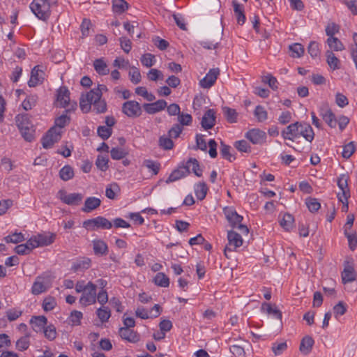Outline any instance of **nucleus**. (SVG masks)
<instances>
[{
    "mask_svg": "<svg viewBox=\"0 0 357 357\" xmlns=\"http://www.w3.org/2000/svg\"><path fill=\"white\" fill-rule=\"evenodd\" d=\"M220 73L219 68H213L209 70L206 75L200 80L199 84L202 88L208 89L212 86Z\"/></svg>",
    "mask_w": 357,
    "mask_h": 357,
    "instance_id": "ddd939ff",
    "label": "nucleus"
},
{
    "mask_svg": "<svg viewBox=\"0 0 357 357\" xmlns=\"http://www.w3.org/2000/svg\"><path fill=\"white\" fill-rule=\"evenodd\" d=\"M228 244L224 250V254L227 258H229L228 252H231L243 244L241 236L236 231H229L227 233Z\"/></svg>",
    "mask_w": 357,
    "mask_h": 357,
    "instance_id": "20e7f679",
    "label": "nucleus"
},
{
    "mask_svg": "<svg viewBox=\"0 0 357 357\" xmlns=\"http://www.w3.org/2000/svg\"><path fill=\"white\" fill-rule=\"evenodd\" d=\"M190 172V166L182 165L170 174L167 179L166 180V183H169L171 182L176 181L183 177H185Z\"/></svg>",
    "mask_w": 357,
    "mask_h": 357,
    "instance_id": "2eb2a0df",
    "label": "nucleus"
},
{
    "mask_svg": "<svg viewBox=\"0 0 357 357\" xmlns=\"http://www.w3.org/2000/svg\"><path fill=\"white\" fill-rule=\"evenodd\" d=\"M167 102L161 99L152 103H144L142 107L149 114H154L162 111L167 107Z\"/></svg>",
    "mask_w": 357,
    "mask_h": 357,
    "instance_id": "4468645a",
    "label": "nucleus"
},
{
    "mask_svg": "<svg viewBox=\"0 0 357 357\" xmlns=\"http://www.w3.org/2000/svg\"><path fill=\"white\" fill-rule=\"evenodd\" d=\"M120 192V187L116 183H112L106 188L105 195L108 199H114L117 193Z\"/></svg>",
    "mask_w": 357,
    "mask_h": 357,
    "instance_id": "4c0bfd02",
    "label": "nucleus"
},
{
    "mask_svg": "<svg viewBox=\"0 0 357 357\" xmlns=\"http://www.w3.org/2000/svg\"><path fill=\"white\" fill-rule=\"evenodd\" d=\"M110 155L113 160H121L126 157L127 152L121 148L115 147L111 149Z\"/></svg>",
    "mask_w": 357,
    "mask_h": 357,
    "instance_id": "6e6d98bb",
    "label": "nucleus"
},
{
    "mask_svg": "<svg viewBox=\"0 0 357 357\" xmlns=\"http://www.w3.org/2000/svg\"><path fill=\"white\" fill-rule=\"evenodd\" d=\"M44 73L42 70L39 69V66H35L31 72V77L28 82L30 87H34L39 83L42 82L44 77Z\"/></svg>",
    "mask_w": 357,
    "mask_h": 357,
    "instance_id": "aec40b11",
    "label": "nucleus"
},
{
    "mask_svg": "<svg viewBox=\"0 0 357 357\" xmlns=\"http://www.w3.org/2000/svg\"><path fill=\"white\" fill-rule=\"evenodd\" d=\"M129 77L130 81L135 84L141 82V74L138 68L136 67L132 66L131 68V70L129 71Z\"/></svg>",
    "mask_w": 357,
    "mask_h": 357,
    "instance_id": "13d9d810",
    "label": "nucleus"
},
{
    "mask_svg": "<svg viewBox=\"0 0 357 357\" xmlns=\"http://www.w3.org/2000/svg\"><path fill=\"white\" fill-rule=\"evenodd\" d=\"M29 335H24L17 341L16 347L20 351H24L29 348Z\"/></svg>",
    "mask_w": 357,
    "mask_h": 357,
    "instance_id": "e2e57ef3",
    "label": "nucleus"
},
{
    "mask_svg": "<svg viewBox=\"0 0 357 357\" xmlns=\"http://www.w3.org/2000/svg\"><path fill=\"white\" fill-rule=\"evenodd\" d=\"M107 88L104 84H98L97 88H94L88 92V96L89 98H93L98 100L101 98L103 91H107Z\"/></svg>",
    "mask_w": 357,
    "mask_h": 357,
    "instance_id": "f704fd0d",
    "label": "nucleus"
},
{
    "mask_svg": "<svg viewBox=\"0 0 357 357\" xmlns=\"http://www.w3.org/2000/svg\"><path fill=\"white\" fill-rule=\"evenodd\" d=\"M61 135V131H59L56 127L51 128L41 139L43 148H51L56 142L60 140Z\"/></svg>",
    "mask_w": 357,
    "mask_h": 357,
    "instance_id": "1a4fd4ad",
    "label": "nucleus"
},
{
    "mask_svg": "<svg viewBox=\"0 0 357 357\" xmlns=\"http://www.w3.org/2000/svg\"><path fill=\"white\" fill-rule=\"evenodd\" d=\"M222 110L225 116L229 123H233L237 121L238 113L234 109H231L228 107H224Z\"/></svg>",
    "mask_w": 357,
    "mask_h": 357,
    "instance_id": "ea45409f",
    "label": "nucleus"
},
{
    "mask_svg": "<svg viewBox=\"0 0 357 357\" xmlns=\"http://www.w3.org/2000/svg\"><path fill=\"white\" fill-rule=\"evenodd\" d=\"M232 3L234 6V11L236 16L237 22L240 24H244L245 21V16L244 15L243 7L236 1H233Z\"/></svg>",
    "mask_w": 357,
    "mask_h": 357,
    "instance_id": "c85d7f7f",
    "label": "nucleus"
},
{
    "mask_svg": "<svg viewBox=\"0 0 357 357\" xmlns=\"http://www.w3.org/2000/svg\"><path fill=\"white\" fill-rule=\"evenodd\" d=\"M59 176L61 180L67 181L74 176V171L70 165H65L59 171Z\"/></svg>",
    "mask_w": 357,
    "mask_h": 357,
    "instance_id": "c9c22d12",
    "label": "nucleus"
},
{
    "mask_svg": "<svg viewBox=\"0 0 357 357\" xmlns=\"http://www.w3.org/2000/svg\"><path fill=\"white\" fill-rule=\"evenodd\" d=\"M326 43L329 47L334 51H342L344 49L342 42L336 37H329Z\"/></svg>",
    "mask_w": 357,
    "mask_h": 357,
    "instance_id": "58836bf2",
    "label": "nucleus"
},
{
    "mask_svg": "<svg viewBox=\"0 0 357 357\" xmlns=\"http://www.w3.org/2000/svg\"><path fill=\"white\" fill-rule=\"evenodd\" d=\"M195 190L197 199L202 200L206 197L208 188L205 183H200L196 185Z\"/></svg>",
    "mask_w": 357,
    "mask_h": 357,
    "instance_id": "37998d69",
    "label": "nucleus"
},
{
    "mask_svg": "<svg viewBox=\"0 0 357 357\" xmlns=\"http://www.w3.org/2000/svg\"><path fill=\"white\" fill-rule=\"evenodd\" d=\"M128 8V3L124 0H113L112 10L114 13L121 14Z\"/></svg>",
    "mask_w": 357,
    "mask_h": 357,
    "instance_id": "473e14b6",
    "label": "nucleus"
},
{
    "mask_svg": "<svg viewBox=\"0 0 357 357\" xmlns=\"http://www.w3.org/2000/svg\"><path fill=\"white\" fill-rule=\"evenodd\" d=\"M355 145L353 142H350L343 147L342 155L343 158H349L355 151Z\"/></svg>",
    "mask_w": 357,
    "mask_h": 357,
    "instance_id": "bf43d9fd",
    "label": "nucleus"
},
{
    "mask_svg": "<svg viewBox=\"0 0 357 357\" xmlns=\"http://www.w3.org/2000/svg\"><path fill=\"white\" fill-rule=\"evenodd\" d=\"M326 61L328 65L333 70H337L340 68V60L335 56V54L331 51L327 50L326 52Z\"/></svg>",
    "mask_w": 357,
    "mask_h": 357,
    "instance_id": "7c9ffc66",
    "label": "nucleus"
},
{
    "mask_svg": "<svg viewBox=\"0 0 357 357\" xmlns=\"http://www.w3.org/2000/svg\"><path fill=\"white\" fill-rule=\"evenodd\" d=\"M36 96H29L22 102V106L24 110L28 111L36 105Z\"/></svg>",
    "mask_w": 357,
    "mask_h": 357,
    "instance_id": "5fc2aeb1",
    "label": "nucleus"
},
{
    "mask_svg": "<svg viewBox=\"0 0 357 357\" xmlns=\"http://www.w3.org/2000/svg\"><path fill=\"white\" fill-rule=\"evenodd\" d=\"M96 314L102 323L107 321L111 316V312L107 307L98 308L97 310Z\"/></svg>",
    "mask_w": 357,
    "mask_h": 357,
    "instance_id": "c03bdc74",
    "label": "nucleus"
},
{
    "mask_svg": "<svg viewBox=\"0 0 357 357\" xmlns=\"http://www.w3.org/2000/svg\"><path fill=\"white\" fill-rule=\"evenodd\" d=\"M266 307V312L269 314H272L276 319H282V312L275 306L273 307L271 304L264 303L262 304V308Z\"/></svg>",
    "mask_w": 357,
    "mask_h": 357,
    "instance_id": "09e8293b",
    "label": "nucleus"
},
{
    "mask_svg": "<svg viewBox=\"0 0 357 357\" xmlns=\"http://www.w3.org/2000/svg\"><path fill=\"white\" fill-rule=\"evenodd\" d=\"M91 259L88 257H82L73 264L72 269L74 271H84L88 269L91 266Z\"/></svg>",
    "mask_w": 357,
    "mask_h": 357,
    "instance_id": "a878e982",
    "label": "nucleus"
},
{
    "mask_svg": "<svg viewBox=\"0 0 357 357\" xmlns=\"http://www.w3.org/2000/svg\"><path fill=\"white\" fill-rule=\"evenodd\" d=\"M141 62L143 66L150 68L155 64V56L150 53L144 54L141 57Z\"/></svg>",
    "mask_w": 357,
    "mask_h": 357,
    "instance_id": "603ef678",
    "label": "nucleus"
},
{
    "mask_svg": "<svg viewBox=\"0 0 357 357\" xmlns=\"http://www.w3.org/2000/svg\"><path fill=\"white\" fill-rule=\"evenodd\" d=\"M122 112L129 118H137L142 115V110L138 102L128 100L123 103Z\"/></svg>",
    "mask_w": 357,
    "mask_h": 357,
    "instance_id": "423d86ee",
    "label": "nucleus"
},
{
    "mask_svg": "<svg viewBox=\"0 0 357 357\" xmlns=\"http://www.w3.org/2000/svg\"><path fill=\"white\" fill-rule=\"evenodd\" d=\"M35 237L38 247H43L52 244L56 238V234L51 232H44L37 234Z\"/></svg>",
    "mask_w": 357,
    "mask_h": 357,
    "instance_id": "6ab92c4d",
    "label": "nucleus"
},
{
    "mask_svg": "<svg viewBox=\"0 0 357 357\" xmlns=\"http://www.w3.org/2000/svg\"><path fill=\"white\" fill-rule=\"evenodd\" d=\"M57 197L64 204L74 206L79 205L83 199V195L81 193L67 194L63 189L60 190L57 193Z\"/></svg>",
    "mask_w": 357,
    "mask_h": 357,
    "instance_id": "0eeeda50",
    "label": "nucleus"
},
{
    "mask_svg": "<svg viewBox=\"0 0 357 357\" xmlns=\"http://www.w3.org/2000/svg\"><path fill=\"white\" fill-rule=\"evenodd\" d=\"M98 135L103 140L107 139L112 134V129L103 126H100L97 129Z\"/></svg>",
    "mask_w": 357,
    "mask_h": 357,
    "instance_id": "4d7b16f0",
    "label": "nucleus"
},
{
    "mask_svg": "<svg viewBox=\"0 0 357 357\" xmlns=\"http://www.w3.org/2000/svg\"><path fill=\"white\" fill-rule=\"evenodd\" d=\"M56 305L54 298L52 296L47 297L44 299L43 303V310L46 312L52 310Z\"/></svg>",
    "mask_w": 357,
    "mask_h": 357,
    "instance_id": "052dcab7",
    "label": "nucleus"
},
{
    "mask_svg": "<svg viewBox=\"0 0 357 357\" xmlns=\"http://www.w3.org/2000/svg\"><path fill=\"white\" fill-rule=\"evenodd\" d=\"M305 204L309 211L312 213L317 211L321 207L320 203L315 198L309 197L306 199Z\"/></svg>",
    "mask_w": 357,
    "mask_h": 357,
    "instance_id": "864d4df0",
    "label": "nucleus"
},
{
    "mask_svg": "<svg viewBox=\"0 0 357 357\" xmlns=\"http://www.w3.org/2000/svg\"><path fill=\"white\" fill-rule=\"evenodd\" d=\"M93 67L96 73L100 75H106L109 73L107 65L102 59H96L93 62Z\"/></svg>",
    "mask_w": 357,
    "mask_h": 357,
    "instance_id": "bb28decb",
    "label": "nucleus"
},
{
    "mask_svg": "<svg viewBox=\"0 0 357 357\" xmlns=\"http://www.w3.org/2000/svg\"><path fill=\"white\" fill-rule=\"evenodd\" d=\"M254 114L259 122H263L268 118V113L261 105H257L254 111Z\"/></svg>",
    "mask_w": 357,
    "mask_h": 357,
    "instance_id": "49530a36",
    "label": "nucleus"
},
{
    "mask_svg": "<svg viewBox=\"0 0 357 357\" xmlns=\"http://www.w3.org/2000/svg\"><path fill=\"white\" fill-rule=\"evenodd\" d=\"M101 200L95 197H90L86 199L84 207L82 211L85 213H89L100 206Z\"/></svg>",
    "mask_w": 357,
    "mask_h": 357,
    "instance_id": "412c9836",
    "label": "nucleus"
},
{
    "mask_svg": "<svg viewBox=\"0 0 357 357\" xmlns=\"http://www.w3.org/2000/svg\"><path fill=\"white\" fill-rule=\"evenodd\" d=\"M97 285L91 282H88V288L82 293L79 298V303L83 306H87L96 302Z\"/></svg>",
    "mask_w": 357,
    "mask_h": 357,
    "instance_id": "39448f33",
    "label": "nucleus"
},
{
    "mask_svg": "<svg viewBox=\"0 0 357 357\" xmlns=\"http://www.w3.org/2000/svg\"><path fill=\"white\" fill-rule=\"evenodd\" d=\"M154 283L160 287H167L169 285V278L163 273H158L153 278Z\"/></svg>",
    "mask_w": 357,
    "mask_h": 357,
    "instance_id": "e433bc0d",
    "label": "nucleus"
},
{
    "mask_svg": "<svg viewBox=\"0 0 357 357\" xmlns=\"http://www.w3.org/2000/svg\"><path fill=\"white\" fill-rule=\"evenodd\" d=\"M289 50L292 52L293 57H301L303 55L304 48L299 43H295L289 46Z\"/></svg>",
    "mask_w": 357,
    "mask_h": 357,
    "instance_id": "0e129e2a",
    "label": "nucleus"
},
{
    "mask_svg": "<svg viewBox=\"0 0 357 357\" xmlns=\"http://www.w3.org/2000/svg\"><path fill=\"white\" fill-rule=\"evenodd\" d=\"M294 218L292 215L289 213H285L283 215L282 219L280 222V226L285 231H290L294 227Z\"/></svg>",
    "mask_w": 357,
    "mask_h": 357,
    "instance_id": "c756f323",
    "label": "nucleus"
},
{
    "mask_svg": "<svg viewBox=\"0 0 357 357\" xmlns=\"http://www.w3.org/2000/svg\"><path fill=\"white\" fill-rule=\"evenodd\" d=\"M119 335L121 338L130 342H137L139 340V336L137 333L130 328H120Z\"/></svg>",
    "mask_w": 357,
    "mask_h": 357,
    "instance_id": "4be33fe9",
    "label": "nucleus"
},
{
    "mask_svg": "<svg viewBox=\"0 0 357 357\" xmlns=\"http://www.w3.org/2000/svg\"><path fill=\"white\" fill-rule=\"evenodd\" d=\"M314 343V341L312 337H310L309 335L305 336L301 340V342L300 344V347H299L300 351L305 355L308 354L312 351Z\"/></svg>",
    "mask_w": 357,
    "mask_h": 357,
    "instance_id": "5701e85b",
    "label": "nucleus"
},
{
    "mask_svg": "<svg viewBox=\"0 0 357 357\" xmlns=\"http://www.w3.org/2000/svg\"><path fill=\"white\" fill-rule=\"evenodd\" d=\"M231 148L229 145L225 144L222 141L220 142V155L222 157L230 162L236 159L235 156L231 153Z\"/></svg>",
    "mask_w": 357,
    "mask_h": 357,
    "instance_id": "72a5a7b5",
    "label": "nucleus"
},
{
    "mask_svg": "<svg viewBox=\"0 0 357 357\" xmlns=\"http://www.w3.org/2000/svg\"><path fill=\"white\" fill-rule=\"evenodd\" d=\"M302 123L296 122L289 125L284 129L281 135L284 139H288L294 142L296 139L300 137V130L301 128Z\"/></svg>",
    "mask_w": 357,
    "mask_h": 357,
    "instance_id": "9d476101",
    "label": "nucleus"
},
{
    "mask_svg": "<svg viewBox=\"0 0 357 357\" xmlns=\"http://www.w3.org/2000/svg\"><path fill=\"white\" fill-rule=\"evenodd\" d=\"M44 335L49 340H54L56 337V328L53 325H49L43 329Z\"/></svg>",
    "mask_w": 357,
    "mask_h": 357,
    "instance_id": "680f3d73",
    "label": "nucleus"
},
{
    "mask_svg": "<svg viewBox=\"0 0 357 357\" xmlns=\"http://www.w3.org/2000/svg\"><path fill=\"white\" fill-rule=\"evenodd\" d=\"M30 8L36 16L42 20H46L50 15V4L48 0H33Z\"/></svg>",
    "mask_w": 357,
    "mask_h": 357,
    "instance_id": "f03ea898",
    "label": "nucleus"
},
{
    "mask_svg": "<svg viewBox=\"0 0 357 357\" xmlns=\"http://www.w3.org/2000/svg\"><path fill=\"white\" fill-rule=\"evenodd\" d=\"M83 227L91 231H94L99 229H109L112 227V223L104 217L98 216L96 218L84 221Z\"/></svg>",
    "mask_w": 357,
    "mask_h": 357,
    "instance_id": "7ed1b4c3",
    "label": "nucleus"
},
{
    "mask_svg": "<svg viewBox=\"0 0 357 357\" xmlns=\"http://www.w3.org/2000/svg\"><path fill=\"white\" fill-rule=\"evenodd\" d=\"M51 284L50 278L47 275L38 276L33 284L31 292L34 295H38L45 292Z\"/></svg>",
    "mask_w": 357,
    "mask_h": 357,
    "instance_id": "6e6552de",
    "label": "nucleus"
},
{
    "mask_svg": "<svg viewBox=\"0 0 357 357\" xmlns=\"http://www.w3.org/2000/svg\"><path fill=\"white\" fill-rule=\"evenodd\" d=\"M93 248L96 255H105L108 252V247L106 243L102 240L93 241Z\"/></svg>",
    "mask_w": 357,
    "mask_h": 357,
    "instance_id": "cd10ccee",
    "label": "nucleus"
},
{
    "mask_svg": "<svg viewBox=\"0 0 357 357\" xmlns=\"http://www.w3.org/2000/svg\"><path fill=\"white\" fill-rule=\"evenodd\" d=\"M185 165H189L192 172L197 176L202 175V170L200 169L199 162L195 158H190Z\"/></svg>",
    "mask_w": 357,
    "mask_h": 357,
    "instance_id": "79ce46f5",
    "label": "nucleus"
},
{
    "mask_svg": "<svg viewBox=\"0 0 357 357\" xmlns=\"http://www.w3.org/2000/svg\"><path fill=\"white\" fill-rule=\"evenodd\" d=\"M143 165L149 170H151L154 175L158 174L160 167V165L159 162L151 160H145L143 162Z\"/></svg>",
    "mask_w": 357,
    "mask_h": 357,
    "instance_id": "3c124183",
    "label": "nucleus"
},
{
    "mask_svg": "<svg viewBox=\"0 0 357 357\" xmlns=\"http://www.w3.org/2000/svg\"><path fill=\"white\" fill-rule=\"evenodd\" d=\"M344 268L342 272V280L344 284L351 282L356 280V272L352 264L349 261L344 262Z\"/></svg>",
    "mask_w": 357,
    "mask_h": 357,
    "instance_id": "a211bd4d",
    "label": "nucleus"
},
{
    "mask_svg": "<svg viewBox=\"0 0 357 357\" xmlns=\"http://www.w3.org/2000/svg\"><path fill=\"white\" fill-rule=\"evenodd\" d=\"M56 101L59 107L65 108L70 105V91L66 86H61L57 91Z\"/></svg>",
    "mask_w": 357,
    "mask_h": 357,
    "instance_id": "f3484780",
    "label": "nucleus"
},
{
    "mask_svg": "<svg viewBox=\"0 0 357 357\" xmlns=\"http://www.w3.org/2000/svg\"><path fill=\"white\" fill-rule=\"evenodd\" d=\"M47 319L45 316L34 317L31 319V324L33 329L39 332L43 330L47 324Z\"/></svg>",
    "mask_w": 357,
    "mask_h": 357,
    "instance_id": "393cba45",
    "label": "nucleus"
},
{
    "mask_svg": "<svg viewBox=\"0 0 357 357\" xmlns=\"http://www.w3.org/2000/svg\"><path fill=\"white\" fill-rule=\"evenodd\" d=\"M172 137H166L165 135L161 136L158 140L159 146L165 150H170L174 146V142L171 139Z\"/></svg>",
    "mask_w": 357,
    "mask_h": 357,
    "instance_id": "a18cd8bd",
    "label": "nucleus"
},
{
    "mask_svg": "<svg viewBox=\"0 0 357 357\" xmlns=\"http://www.w3.org/2000/svg\"><path fill=\"white\" fill-rule=\"evenodd\" d=\"M223 213L232 227H236L243 220V217L238 215L231 207H225L223 208Z\"/></svg>",
    "mask_w": 357,
    "mask_h": 357,
    "instance_id": "f8f14e48",
    "label": "nucleus"
},
{
    "mask_svg": "<svg viewBox=\"0 0 357 357\" xmlns=\"http://www.w3.org/2000/svg\"><path fill=\"white\" fill-rule=\"evenodd\" d=\"M303 137L306 141L312 142L314 138V132L309 123H302L300 130V137Z\"/></svg>",
    "mask_w": 357,
    "mask_h": 357,
    "instance_id": "b1692460",
    "label": "nucleus"
},
{
    "mask_svg": "<svg viewBox=\"0 0 357 357\" xmlns=\"http://www.w3.org/2000/svg\"><path fill=\"white\" fill-rule=\"evenodd\" d=\"M108 161L109 160L107 157L98 155L96 161V165L99 169L105 172L108 169Z\"/></svg>",
    "mask_w": 357,
    "mask_h": 357,
    "instance_id": "338daca9",
    "label": "nucleus"
},
{
    "mask_svg": "<svg viewBox=\"0 0 357 357\" xmlns=\"http://www.w3.org/2000/svg\"><path fill=\"white\" fill-rule=\"evenodd\" d=\"M245 137L253 144H262L266 142V134L259 128H253L248 130Z\"/></svg>",
    "mask_w": 357,
    "mask_h": 357,
    "instance_id": "9b49d317",
    "label": "nucleus"
},
{
    "mask_svg": "<svg viewBox=\"0 0 357 357\" xmlns=\"http://www.w3.org/2000/svg\"><path fill=\"white\" fill-rule=\"evenodd\" d=\"M15 123L24 139L31 142L33 139L34 130L29 114H17L15 116Z\"/></svg>",
    "mask_w": 357,
    "mask_h": 357,
    "instance_id": "f257e3e1",
    "label": "nucleus"
},
{
    "mask_svg": "<svg viewBox=\"0 0 357 357\" xmlns=\"http://www.w3.org/2000/svg\"><path fill=\"white\" fill-rule=\"evenodd\" d=\"M69 122L70 117L68 116L66 114H62L55 119V125L54 127H56L59 131H61V129L68 124Z\"/></svg>",
    "mask_w": 357,
    "mask_h": 357,
    "instance_id": "8fccbe9b",
    "label": "nucleus"
},
{
    "mask_svg": "<svg viewBox=\"0 0 357 357\" xmlns=\"http://www.w3.org/2000/svg\"><path fill=\"white\" fill-rule=\"evenodd\" d=\"M4 241L7 243H18L24 241V235L21 232H15L10 235H8L4 238Z\"/></svg>",
    "mask_w": 357,
    "mask_h": 357,
    "instance_id": "de8ad7c7",
    "label": "nucleus"
},
{
    "mask_svg": "<svg viewBox=\"0 0 357 357\" xmlns=\"http://www.w3.org/2000/svg\"><path fill=\"white\" fill-rule=\"evenodd\" d=\"M92 101L93 110L97 114L105 113L107 111V104L104 100L99 98L98 100L90 98Z\"/></svg>",
    "mask_w": 357,
    "mask_h": 357,
    "instance_id": "2f4dec72",
    "label": "nucleus"
},
{
    "mask_svg": "<svg viewBox=\"0 0 357 357\" xmlns=\"http://www.w3.org/2000/svg\"><path fill=\"white\" fill-rule=\"evenodd\" d=\"M234 146L241 152L250 153L251 151V146L245 140L236 142Z\"/></svg>",
    "mask_w": 357,
    "mask_h": 357,
    "instance_id": "69168bd1",
    "label": "nucleus"
},
{
    "mask_svg": "<svg viewBox=\"0 0 357 357\" xmlns=\"http://www.w3.org/2000/svg\"><path fill=\"white\" fill-rule=\"evenodd\" d=\"M215 112L212 109H208L202 118L201 125L205 130L212 128L215 124Z\"/></svg>",
    "mask_w": 357,
    "mask_h": 357,
    "instance_id": "dca6fc26",
    "label": "nucleus"
},
{
    "mask_svg": "<svg viewBox=\"0 0 357 357\" xmlns=\"http://www.w3.org/2000/svg\"><path fill=\"white\" fill-rule=\"evenodd\" d=\"M92 105V101L88 96V93L84 96L82 95L79 100V107L82 111L84 113H87L91 110Z\"/></svg>",
    "mask_w": 357,
    "mask_h": 357,
    "instance_id": "a19ab883",
    "label": "nucleus"
},
{
    "mask_svg": "<svg viewBox=\"0 0 357 357\" xmlns=\"http://www.w3.org/2000/svg\"><path fill=\"white\" fill-rule=\"evenodd\" d=\"M148 79L151 81H157L158 79H162L163 75L162 72L158 69L152 68L147 74Z\"/></svg>",
    "mask_w": 357,
    "mask_h": 357,
    "instance_id": "774afa93",
    "label": "nucleus"
}]
</instances>
